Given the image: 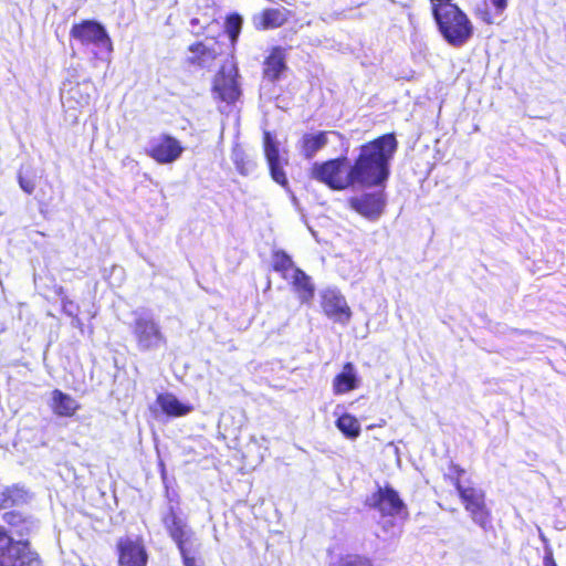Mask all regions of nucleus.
Segmentation results:
<instances>
[{"label": "nucleus", "mask_w": 566, "mask_h": 566, "mask_svg": "<svg viewBox=\"0 0 566 566\" xmlns=\"http://www.w3.org/2000/svg\"><path fill=\"white\" fill-rule=\"evenodd\" d=\"M187 51L188 55L184 59V63L193 70L210 69L219 56L213 46L201 40L189 44Z\"/></svg>", "instance_id": "nucleus-13"}, {"label": "nucleus", "mask_w": 566, "mask_h": 566, "mask_svg": "<svg viewBox=\"0 0 566 566\" xmlns=\"http://www.w3.org/2000/svg\"><path fill=\"white\" fill-rule=\"evenodd\" d=\"M479 17L486 24L494 23L493 17L488 10L482 11Z\"/></svg>", "instance_id": "nucleus-33"}, {"label": "nucleus", "mask_w": 566, "mask_h": 566, "mask_svg": "<svg viewBox=\"0 0 566 566\" xmlns=\"http://www.w3.org/2000/svg\"><path fill=\"white\" fill-rule=\"evenodd\" d=\"M24 502H27V492L18 484L4 488L0 494V510L11 509Z\"/></svg>", "instance_id": "nucleus-23"}, {"label": "nucleus", "mask_w": 566, "mask_h": 566, "mask_svg": "<svg viewBox=\"0 0 566 566\" xmlns=\"http://www.w3.org/2000/svg\"><path fill=\"white\" fill-rule=\"evenodd\" d=\"M464 475L465 470L461 465L454 462H450L448 465V471L443 474V479L444 481L451 483L454 486L457 494H459L461 493V490H465L468 486L463 484Z\"/></svg>", "instance_id": "nucleus-26"}, {"label": "nucleus", "mask_w": 566, "mask_h": 566, "mask_svg": "<svg viewBox=\"0 0 566 566\" xmlns=\"http://www.w3.org/2000/svg\"><path fill=\"white\" fill-rule=\"evenodd\" d=\"M242 17L239 13H230L226 18V32L229 35V39L232 44H234L238 41V38L242 30Z\"/></svg>", "instance_id": "nucleus-27"}, {"label": "nucleus", "mask_w": 566, "mask_h": 566, "mask_svg": "<svg viewBox=\"0 0 566 566\" xmlns=\"http://www.w3.org/2000/svg\"><path fill=\"white\" fill-rule=\"evenodd\" d=\"M323 313L332 321L346 325L352 318V310L345 296L337 290L327 289L321 293Z\"/></svg>", "instance_id": "nucleus-11"}, {"label": "nucleus", "mask_w": 566, "mask_h": 566, "mask_svg": "<svg viewBox=\"0 0 566 566\" xmlns=\"http://www.w3.org/2000/svg\"><path fill=\"white\" fill-rule=\"evenodd\" d=\"M263 149L272 179L283 188H287L289 180L280 164L279 147L270 132L263 134Z\"/></svg>", "instance_id": "nucleus-16"}, {"label": "nucleus", "mask_w": 566, "mask_h": 566, "mask_svg": "<svg viewBox=\"0 0 566 566\" xmlns=\"http://www.w3.org/2000/svg\"><path fill=\"white\" fill-rule=\"evenodd\" d=\"M463 509L469 514L472 522L483 531H493V515L488 505L486 493L483 489L468 485L458 494Z\"/></svg>", "instance_id": "nucleus-3"}, {"label": "nucleus", "mask_w": 566, "mask_h": 566, "mask_svg": "<svg viewBox=\"0 0 566 566\" xmlns=\"http://www.w3.org/2000/svg\"><path fill=\"white\" fill-rule=\"evenodd\" d=\"M156 402L166 416L172 418L187 416L193 410L191 405L181 402L170 392L159 394L156 398Z\"/></svg>", "instance_id": "nucleus-21"}, {"label": "nucleus", "mask_w": 566, "mask_h": 566, "mask_svg": "<svg viewBox=\"0 0 566 566\" xmlns=\"http://www.w3.org/2000/svg\"><path fill=\"white\" fill-rule=\"evenodd\" d=\"M294 269L292 258L284 250H274L272 252V270L280 273L283 279H286V273Z\"/></svg>", "instance_id": "nucleus-25"}, {"label": "nucleus", "mask_w": 566, "mask_h": 566, "mask_svg": "<svg viewBox=\"0 0 566 566\" xmlns=\"http://www.w3.org/2000/svg\"><path fill=\"white\" fill-rule=\"evenodd\" d=\"M238 80L239 70L234 64L222 65L214 75L212 92L220 101L233 104L241 95Z\"/></svg>", "instance_id": "nucleus-7"}, {"label": "nucleus", "mask_w": 566, "mask_h": 566, "mask_svg": "<svg viewBox=\"0 0 566 566\" xmlns=\"http://www.w3.org/2000/svg\"><path fill=\"white\" fill-rule=\"evenodd\" d=\"M293 12L285 7L264 8L252 17V24L258 31L274 30L286 24Z\"/></svg>", "instance_id": "nucleus-14"}, {"label": "nucleus", "mask_w": 566, "mask_h": 566, "mask_svg": "<svg viewBox=\"0 0 566 566\" xmlns=\"http://www.w3.org/2000/svg\"><path fill=\"white\" fill-rule=\"evenodd\" d=\"M327 142V132L321 130L316 134H304L300 139L301 154L304 158L311 159Z\"/></svg>", "instance_id": "nucleus-22"}, {"label": "nucleus", "mask_w": 566, "mask_h": 566, "mask_svg": "<svg viewBox=\"0 0 566 566\" xmlns=\"http://www.w3.org/2000/svg\"><path fill=\"white\" fill-rule=\"evenodd\" d=\"M18 182L20 188L28 195L33 193L35 189L34 179L22 174H18Z\"/></svg>", "instance_id": "nucleus-28"}, {"label": "nucleus", "mask_w": 566, "mask_h": 566, "mask_svg": "<svg viewBox=\"0 0 566 566\" xmlns=\"http://www.w3.org/2000/svg\"><path fill=\"white\" fill-rule=\"evenodd\" d=\"M493 6L495 13L502 14L507 8V0H489Z\"/></svg>", "instance_id": "nucleus-31"}, {"label": "nucleus", "mask_w": 566, "mask_h": 566, "mask_svg": "<svg viewBox=\"0 0 566 566\" xmlns=\"http://www.w3.org/2000/svg\"><path fill=\"white\" fill-rule=\"evenodd\" d=\"M51 410L59 417H73L80 409V403L69 394L60 389H54L51 392Z\"/></svg>", "instance_id": "nucleus-19"}, {"label": "nucleus", "mask_w": 566, "mask_h": 566, "mask_svg": "<svg viewBox=\"0 0 566 566\" xmlns=\"http://www.w3.org/2000/svg\"><path fill=\"white\" fill-rule=\"evenodd\" d=\"M161 523L177 548L187 544L192 534L187 530V524L180 517L178 509L170 505L161 516Z\"/></svg>", "instance_id": "nucleus-15"}, {"label": "nucleus", "mask_w": 566, "mask_h": 566, "mask_svg": "<svg viewBox=\"0 0 566 566\" xmlns=\"http://www.w3.org/2000/svg\"><path fill=\"white\" fill-rule=\"evenodd\" d=\"M348 207L368 220H377L385 211L386 197L381 191L364 192L347 200Z\"/></svg>", "instance_id": "nucleus-10"}, {"label": "nucleus", "mask_w": 566, "mask_h": 566, "mask_svg": "<svg viewBox=\"0 0 566 566\" xmlns=\"http://www.w3.org/2000/svg\"><path fill=\"white\" fill-rule=\"evenodd\" d=\"M0 555L2 557L8 556L10 566H33V564H38V558L33 556L30 549V542L28 539L14 541L2 527H0ZM0 566H4L1 559Z\"/></svg>", "instance_id": "nucleus-6"}, {"label": "nucleus", "mask_w": 566, "mask_h": 566, "mask_svg": "<svg viewBox=\"0 0 566 566\" xmlns=\"http://www.w3.org/2000/svg\"><path fill=\"white\" fill-rule=\"evenodd\" d=\"M332 387L336 396L347 394L359 387V379L353 363L347 361L343 365L340 373L333 378Z\"/></svg>", "instance_id": "nucleus-18"}, {"label": "nucleus", "mask_w": 566, "mask_h": 566, "mask_svg": "<svg viewBox=\"0 0 566 566\" xmlns=\"http://www.w3.org/2000/svg\"><path fill=\"white\" fill-rule=\"evenodd\" d=\"M133 334L143 350H149L161 343H166L158 324L151 317H137L133 324Z\"/></svg>", "instance_id": "nucleus-12"}, {"label": "nucleus", "mask_w": 566, "mask_h": 566, "mask_svg": "<svg viewBox=\"0 0 566 566\" xmlns=\"http://www.w3.org/2000/svg\"><path fill=\"white\" fill-rule=\"evenodd\" d=\"M337 429L347 438L356 439L360 434V424L356 417L350 413L340 415L335 422Z\"/></svg>", "instance_id": "nucleus-24"}, {"label": "nucleus", "mask_w": 566, "mask_h": 566, "mask_svg": "<svg viewBox=\"0 0 566 566\" xmlns=\"http://www.w3.org/2000/svg\"><path fill=\"white\" fill-rule=\"evenodd\" d=\"M117 566H147L149 554L142 535H125L115 544Z\"/></svg>", "instance_id": "nucleus-5"}, {"label": "nucleus", "mask_w": 566, "mask_h": 566, "mask_svg": "<svg viewBox=\"0 0 566 566\" xmlns=\"http://www.w3.org/2000/svg\"><path fill=\"white\" fill-rule=\"evenodd\" d=\"M184 151L181 143L169 134H160L150 140L146 154L157 164H171L180 158Z\"/></svg>", "instance_id": "nucleus-9"}, {"label": "nucleus", "mask_w": 566, "mask_h": 566, "mask_svg": "<svg viewBox=\"0 0 566 566\" xmlns=\"http://www.w3.org/2000/svg\"><path fill=\"white\" fill-rule=\"evenodd\" d=\"M397 149L395 134H382L363 144L352 165L346 156L316 161L310 167L308 176L334 191L354 186H382L390 176V163Z\"/></svg>", "instance_id": "nucleus-1"}, {"label": "nucleus", "mask_w": 566, "mask_h": 566, "mask_svg": "<svg viewBox=\"0 0 566 566\" xmlns=\"http://www.w3.org/2000/svg\"><path fill=\"white\" fill-rule=\"evenodd\" d=\"M543 565L544 566H557L555 559H554V554H553V551L551 548H546L545 549V555H544V558H543Z\"/></svg>", "instance_id": "nucleus-32"}, {"label": "nucleus", "mask_w": 566, "mask_h": 566, "mask_svg": "<svg viewBox=\"0 0 566 566\" xmlns=\"http://www.w3.org/2000/svg\"><path fill=\"white\" fill-rule=\"evenodd\" d=\"M291 284L301 303L308 304L312 302L315 295V285L311 276L302 269L295 268L293 270Z\"/></svg>", "instance_id": "nucleus-20"}, {"label": "nucleus", "mask_w": 566, "mask_h": 566, "mask_svg": "<svg viewBox=\"0 0 566 566\" xmlns=\"http://www.w3.org/2000/svg\"><path fill=\"white\" fill-rule=\"evenodd\" d=\"M3 521L9 526L13 527V526H18V525L24 523L25 518L22 516V514L14 512V511H10V512H7L3 514Z\"/></svg>", "instance_id": "nucleus-29"}, {"label": "nucleus", "mask_w": 566, "mask_h": 566, "mask_svg": "<svg viewBox=\"0 0 566 566\" xmlns=\"http://www.w3.org/2000/svg\"><path fill=\"white\" fill-rule=\"evenodd\" d=\"M286 71V49L280 45L271 48L269 54L264 57L263 61V78L274 83L281 80V77Z\"/></svg>", "instance_id": "nucleus-17"}, {"label": "nucleus", "mask_w": 566, "mask_h": 566, "mask_svg": "<svg viewBox=\"0 0 566 566\" xmlns=\"http://www.w3.org/2000/svg\"><path fill=\"white\" fill-rule=\"evenodd\" d=\"M178 551L181 556L184 566H200L197 564L196 558L189 555L187 545L178 547Z\"/></svg>", "instance_id": "nucleus-30"}, {"label": "nucleus", "mask_w": 566, "mask_h": 566, "mask_svg": "<svg viewBox=\"0 0 566 566\" xmlns=\"http://www.w3.org/2000/svg\"><path fill=\"white\" fill-rule=\"evenodd\" d=\"M430 7L437 30L449 45L461 48L472 39L473 22L454 0H430Z\"/></svg>", "instance_id": "nucleus-2"}, {"label": "nucleus", "mask_w": 566, "mask_h": 566, "mask_svg": "<svg viewBox=\"0 0 566 566\" xmlns=\"http://www.w3.org/2000/svg\"><path fill=\"white\" fill-rule=\"evenodd\" d=\"M70 36L85 46L95 45L112 49V40L106 29L95 20L87 19L74 23L70 30Z\"/></svg>", "instance_id": "nucleus-8"}, {"label": "nucleus", "mask_w": 566, "mask_h": 566, "mask_svg": "<svg viewBox=\"0 0 566 566\" xmlns=\"http://www.w3.org/2000/svg\"><path fill=\"white\" fill-rule=\"evenodd\" d=\"M367 505L381 517L408 520L409 511L399 493L389 484L378 486L367 501Z\"/></svg>", "instance_id": "nucleus-4"}]
</instances>
